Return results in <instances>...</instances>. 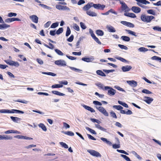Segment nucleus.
Here are the masks:
<instances>
[{
    "instance_id": "64",
    "label": "nucleus",
    "mask_w": 161,
    "mask_h": 161,
    "mask_svg": "<svg viewBox=\"0 0 161 161\" xmlns=\"http://www.w3.org/2000/svg\"><path fill=\"white\" fill-rule=\"evenodd\" d=\"M74 35H72L70 36L69 38H68L67 39V41H68L69 42H71L73 41V40L74 39Z\"/></svg>"
},
{
    "instance_id": "45",
    "label": "nucleus",
    "mask_w": 161,
    "mask_h": 161,
    "mask_svg": "<svg viewBox=\"0 0 161 161\" xmlns=\"http://www.w3.org/2000/svg\"><path fill=\"white\" fill-rule=\"evenodd\" d=\"M140 52H145L148 51V49L144 47H141L138 49Z\"/></svg>"
},
{
    "instance_id": "2",
    "label": "nucleus",
    "mask_w": 161,
    "mask_h": 161,
    "mask_svg": "<svg viewBox=\"0 0 161 161\" xmlns=\"http://www.w3.org/2000/svg\"><path fill=\"white\" fill-rule=\"evenodd\" d=\"M105 91H108V95L110 96H113L115 95L116 91L109 86H105L104 87Z\"/></svg>"
},
{
    "instance_id": "36",
    "label": "nucleus",
    "mask_w": 161,
    "mask_h": 161,
    "mask_svg": "<svg viewBox=\"0 0 161 161\" xmlns=\"http://www.w3.org/2000/svg\"><path fill=\"white\" fill-rule=\"evenodd\" d=\"M131 153L138 159L139 160H141L142 159V158L135 151H132Z\"/></svg>"
},
{
    "instance_id": "11",
    "label": "nucleus",
    "mask_w": 161,
    "mask_h": 161,
    "mask_svg": "<svg viewBox=\"0 0 161 161\" xmlns=\"http://www.w3.org/2000/svg\"><path fill=\"white\" fill-rule=\"evenodd\" d=\"M126 82L132 87H135L137 85V82L134 80H127Z\"/></svg>"
},
{
    "instance_id": "19",
    "label": "nucleus",
    "mask_w": 161,
    "mask_h": 161,
    "mask_svg": "<svg viewBox=\"0 0 161 161\" xmlns=\"http://www.w3.org/2000/svg\"><path fill=\"white\" fill-rule=\"evenodd\" d=\"M24 114V112L17 109H12L11 110H9V113Z\"/></svg>"
},
{
    "instance_id": "47",
    "label": "nucleus",
    "mask_w": 161,
    "mask_h": 161,
    "mask_svg": "<svg viewBox=\"0 0 161 161\" xmlns=\"http://www.w3.org/2000/svg\"><path fill=\"white\" fill-rule=\"evenodd\" d=\"M58 24L59 23L58 22H56L55 23H53L51 25L50 28H55L58 26Z\"/></svg>"
},
{
    "instance_id": "14",
    "label": "nucleus",
    "mask_w": 161,
    "mask_h": 161,
    "mask_svg": "<svg viewBox=\"0 0 161 161\" xmlns=\"http://www.w3.org/2000/svg\"><path fill=\"white\" fill-rule=\"evenodd\" d=\"M14 137L19 139H24L25 140H32L33 139L32 138L22 135H17L15 136Z\"/></svg>"
},
{
    "instance_id": "43",
    "label": "nucleus",
    "mask_w": 161,
    "mask_h": 161,
    "mask_svg": "<svg viewBox=\"0 0 161 161\" xmlns=\"http://www.w3.org/2000/svg\"><path fill=\"white\" fill-rule=\"evenodd\" d=\"M86 130H88L92 133L95 135L97 134V133L96 132V131L92 129H91L88 127H86Z\"/></svg>"
},
{
    "instance_id": "9",
    "label": "nucleus",
    "mask_w": 161,
    "mask_h": 161,
    "mask_svg": "<svg viewBox=\"0 0 161 161\" xmlns=\"http://www.w3.org/2000/svg\"><path fill=\"white\" fill-rule=\"evenodd\" d=\"M81 60L86 62H93L95 58L93 56H91L90 57H84L81 58Z\"/></svg>"
},
{
    "instance_id": "53",
    "label": "nucleus",
    "mask_w": 161,
    "mask_h": 161,
    "mask_svg": "<svg viewBox=\"0 0 161 161\" xmlns=\"http://www.w3.org/2000/svg\"><path fill=\"white\" fill-rule=\"evenodd\" d=\"M73 27L74 29L77 31H80L79 27L76 24H74L73 25Z\"/></svg>"
},
{
    "instance_id": "31",
    "label": "nucleus",
    "mask_w": 161,
    "mask_h": 161,
    "mask_svg": "<svg viewBox=\"0 0 161 161\" xmlns=\"http://www.w3.org/2000/svg\"><path fill=\"white\" fill-rule=\"evenodd\" d=\"M96 34L99 36H102L104 35L103 31L101 30H97L96 31Z\"/></svg>"
},
{
    "instance_id": "5",
    "label": "nucleus",
    "mask_w": 161,
    "mask_h": 161,
    "mask_svg": "<svg viewBox=\"0 0 161 161\" xmlns=\"http://www.w3.org/2000/svg\"><path fill=\"white\" fill-rule=\"evenodd\" d=\"M96 108L100 112H101L105 116H108V113L103 107L101 106H96Z\"/></svg>"
},
{
    "instance_id": "16",
    "label": "nucleus",
    "mask_w": 161,
    "mask_h": 161,
    "mask_svg": "<svg viewBox=\"0 0 161 161\" xmlns=\"http://www.w3.org/2000/svg\"><path fill=\"white\" fill-rule=\"evenodd\" d=\"M144 101L148 104H150L153 100V98L148 97L145 96L144 97Z\"/></svg>"
},
{
    "instance_id": "6",
    "label": "nucleus",
    "mask_w": 161,
    "mask_h": 161,
    "mask_svg": "<svg viewBox=\"0 0 161 161\" xmlns=\"http://www.w3.org/2000/svg\"><path fill=\"white\" fill-rule=\"evenodd\" d=\"M55 64L61 66H66V63L65 60L63 59H60L56 60L54 62Z\"/></svg>"
},
{
    "instance_id": "20",
    "label": "nucleus",
    "mask_w": 161,
    "mask_h": 161,
    "mask_svg": "<svg viewBox=\"0 0 161 161\" xmlns=\"http://www.w3.org/2000/svg\"><path fill=\"white\" fill-rule=\"evenodd\" d=\"M82 105L83 107L85 109L90 111L91 112L94 113L95 112V110H94V109L90 107L85 105L84 104H83Z\"/></svg>"
},
{
    "instance_id": "49",
    "label": "nucleus",
    "mask_w": 161,
    "mask_h": 161,
    "mask_svg": "<svg viewBox=\"0 0 161 161\" xmlns=\"http://www.w3.org/2000/svg\"><path fill=\"white\" fill-rule=\"evenodd\" d=\"M63 31V29L62 27L59 28L56 31V34L57 35H59L62 33Z\"/></svg>"
},
{
    "instance_id": "18",
    "label": "nucleus",
    "mask_w": 161,
    "mask_h": 161,
    "mask_svg": "<svg viewBox=\"0 0 161 161\" xmlns=\"http://www.w3.org/2000/svg\"><path fill=\"white\" fill-rule=\"evenodd\" d=\"M131 9L132 11L136 13H138L141 11V8L137 6H133L131 8Z\"/></svg>"
},
{
    "instance_id": "59",
    "label": "nucleus",
    "mask_w": 161,
    "mask_h": 161,
    "mask_svg": "<svg viewBox=\"0 0 161 161\" xmlns=\"http://www.w3.org/2000/svg\"><path fill=\"white\" fill-rule=\"evenodd\" d=\"M12 138V137L10 136H8L7 135H6L5 136H3V140H11Z\"/></svg>"
},
{
    "instance_id": "41",
    "label": "nucleus",
    "mask_w": 161,
    "mask_h": 161,
    "mask_svg": "<svg viewBox=\"0 0 161 161\" xmlns=\"http://www.w3.org/2000/svg\"><path fill=\"white\" fill-rule=\"evenodd\" d=\"M63 85L62 84H56L52 85L51 87L53 88H61L63 87Z\"/></svg>"
},
{
    "instance_id": "34",
    "label": "nucleus",
    "mask_w": 161,
    "mask_h": 161,
    "mask_svg": "<svg viewBox=\"0 0 161 161\" xmlns=\"http://www.w3.org/2000/svg\"><path fill=\"white\" fill-rule=\"evenodd\" d=\"M121 39L123 41L126 42L130 41V38L129 37L125 36H122L121 37Z\"/></svg>"
},
{
    "instance_id": "10",
    "label": "nucleus",
    "mask_w": 161,
    "mask_h": 161,
    "mask_svg": "<svg viewBox=\"0 0 161 161\" xmlns=\"http://www.w3.org/2000/svg\"><path fill=\"white\" fill-rule=\"evenodd\" d=\"M56 8L59 10H66L69 11L70 9L66 6H62L60 5H56L55 6Z\"/></svg>"
},
{
    "instance_id": "42",
    "label": "nucleus",
    "mask_w": 161,
    "mask_h": 161,
    "mask_svg": "<svg viewBox=\"0 0 161 161\" xmlns=\"http://www.w3.org/2000/svg\"><path fill=\"white\" fill-rule=\"evenodd\" d=\"M110 115L113 118L115 119L117 118V116L116 114L113 111H111L110 112Z\"/></svg>"
},
{
    "instance_id": "38",
    "label": "nucleus",
    "mask_w": 161,
    "mask_h": 161,
    "mask_svg": "<svg viewBox=\"0 0 161 161\" xmlns=\"http://www.w3.org/2000/svg\"><path fill=\"white\" fill-rule=\"evenodd\" d=\"M68 67L70 69H71L72 70H73L75 72H81L82 71V70L79 69H77L76 68H75V67H71V66H68Z\"/></svg>"
},
{
    "instance_id": "28",
    "label": "nucleus",
    "mask_w": 161,
    "mask_h": 161,
    "mask_svg": "<svg viewBox=\"0 0 161 161\" xmlns=\"http://www.w3.org/2000/svg\"><path fill=\"white\" fill-rule=\"evenodd\" d=\"M86 13L87 15L91 16L94 17L97 16V14L96 13L90 10L86 11Z\"/></svg>"
},
{
    "instance_id": "8",
    "label": "nucleus",
    "mask_w": 161,
    "mask_h": 161,
    "mask_svg": "<svg viewBox=\"0 0 161 161\" xmlns=\"http://www.w3.org/2000/svg\"><path fill=\"white\" fill-rule=\"evenodd\" d=\"M93 7L97 9H101L103 10L104 8L106 6L105 5L103 4H101L99 3L98 4H94L92 5Z\"/></svg>"
},
{
    "instance_id": "1",
    "label": "nucleus",
    "mask_w": 161,
    "mask_h": 161,
    "mask_svg": "<svg viewBox=\"0 0 161 161\" xmlns=\"http://www.w3.org/2000/svg\"><path fill=\"white\" fill-rule=\"evenodd\" d=\"M140 18L142 21L148 23L150 22L155 17L153 16L146 15L145 14H142L141 15Z\"/></svg>"
},
{
    "instance_id": "57",
    "label": "nucleus",
    "mask_w": 161,
    "mask_h": 161,
    "mask_svg": "<svg viewBox=\"0 0 161 161\" xmlns=\"http://www.w3.org/2000/svg\"><path fill=\"white\" fill-rule=\"evenodd\" d=\"M141 3H138L137 2V4L139 6L144 8H145V9H147V8H149V7H147L146 6H145V5H142V4Z\"/></svg>"
},
{
    "instance_id": "4",
    "label": "nucleus",
    "mask_w": 161,
    "mask_h": 161,
    "mask_svg": "<svg viewBox=\"0 0 161 161\" xmlns=\"http://www.w3.org/2000/svg\"><path fill=\"white\" fill-rule=\"evenodd\" d=\"M4 61L7 64L10 65L18 67L19 64L17 62H15L11 60H4Z\"/></svg>"
},
{
    "instance_id": "58",
    "label": "nucleus",
    "mask_w": 161,
    "mask_h": 161,
    "mask_svg": "<svg viewBox=\"0 0 161 161\" xmlns=\"http://www.w3.org/2000/svg\"><path fill=\"white\" fill-rule=\"evenodd\" d=\"M118 46L121 49H124L125 50H127L128 49L127 47L121 44H118Z\"/></svg>"
},
{
    "instance_id": "21",
    "label": "nucleus",
    "mask_w": 161,
    "mask_h": 161,
    "mask_svg": "<svg viewBox=\"0 0 161 161\" xmlns=\"http://www.w3.org/2000/svg\"><path fill=\"white\" fill-rule=\"evenodd\" d=\"M124 15L125 16L129 17L132 18H135L136 17V15L134 13H125Z\"/></svg>"
},
{
    "instance_id": "32",
    "label": "nucleus",
    "mask_w": 161,
    "mask_h": 161,
    "mask_svg": "<svg viewBox=\"0 0 161 161\" xmlns=\"http://www.w3.org/2000/svg\"><path fill=\"white\" fill-rule=\"evenodd\" d=\"M61 132L62 133H63L64 134L67 135L69 136H73L74 135V133L71 131H63Z\"/></svg>"
},
{
    "instance_id": "29",
    "label": "nucleus",
    "mask_w": 161,
    "mask_h": 161,
    "mask_svg": "<svg viewBox=\"0 0 161 161\" xmlns=\"http://www.w3.org/2000/svg\"><path fill=\"white\" fill-rule=\"evenodd\" d=\"M95 125L96 127L97 128L99 129H100V130H101L104 132H107V129L101 126L100 125H99L98 124H95Z\"/></svg>"
},
{
    "instance_id": "55",
    "label": "nucleus",
    "mask_w": 161,
    "mask_h": 161,
    "mask_svg": "<svg viewBox=\"0 0 161 161\" xmlns=\"http://www.w3.org/2000/svg\"><path fill=\"white\" fill-rule=\"evenodd\" d=\"M142 92L147 94H152V92L147 89H144L142 90Z\"/></svg>"
},
{
    "instance_id": "62",
    "label": "nucleus",
    "mask_w": 161,
    "mask_h": 161,
    "mask_svg": "<svg viewBox=\"0 0 161 161\" xmlns=\"http://www.w3.org/2000/svg\"><path fill=\"white\" fill-rule=\"evenodd\" d=\"M93 39L98 44H99V45L101 44V42L99 40V39L96 36H95L94 37H93Z\"/></svg>"
},
{
    "instance_id": "40",
    "label": "nucleus",
    "mask_w": 161,
    "mask_h": 161,
    "mask_svg": "<svg viewBox=\"0 0 161 161\" xmlns=\"http://www.w3.org/2000/svg\"><path fill=\"white\" fill-rule=\"evenodd\" d=\"M84 38V37H83V36L80 37L79 38V39L78 41H77V42L76 43V46L77 48L79 47V46L80 44V42L82 40H83V39Z\"/></svg>"
},
{
    "instance_id": "33",
    "label": "nucleus",
    "mask_w": 161,
    "mask_h": 161,
    "mask_svg": "<svg viewBox=\"0 0 161 161\" xmlns=\"http://www.w3.org/2000/svg\"><path fill=\"white\" fill-rule=\"evenodd\" d=\"M96 73L98 75L102 76H105L106 75L101 70H98L96 71Z\"/></svg>"
},
{
    "instance_id": "7",
    "label": "nucleus",
    "mask_w": 161,
    "mask_h": 161,
    "mask_svg": "<svg viewBox=\"0 0 161 161\" xmlns=\"http://www.w3.org/2000/svg\"><path fill=\"white\" fill-rule=\"evenodd\" d=\"M87 152L93 156L100 157H101V155L99 153L93 150H87Z\"/></svg>"
},
{
    "instance_id": "37",
    "label": "nucleus",
    "mask_w": 161,
    "mask_h": 161,
    "mask_svg": "<svg viewBox=\"0 0 161 161\" xmlns=\"http://www.w3.org/2000/svg\"><path fill=\"white\" fill-rule=\"evenodd\" d=\"M115 58L124 63H128V61L125 58L120 57L118 56L115 57Z\"/></svg>"
},
{
    "instance_id": "51",
    "label": "nucleus",
    "mask_w": 161,
    "mask_h": 161,
    "mask_svg": "<svg viewBox=\"0 0 161 161\" xmlns=\"http://www.w3.org/2000/svg\"><path fill=\"white\" fill-rule=\"evenodd\" d=\"M71 33V31L69 27L68 26L67 28V30L66 33V36H69Z\"/></svg>"
},
{
    "instance_id": "15",
    "label": "nucleus",
    "mask_w": 161,
    "mask_h": 161,
    "mask_svg": "<svg viewBox=\"0 0 161 161\" xmlns=\"http://www.w3.org/2000/svg\"><path fill=\"white\" fill-rule=\"evenodd\" d=\"M132 68L130 65H126L122 67L121 69L124 72H126L129 71Z\"/></svg>"
},
{
    "instance_id": "54",
    "label": "nucleus",
    "mask_w": 161,
    "mask_h": 161,
    "mask_svg": "<svg viewBox=\"0 0 161 161\" xmlns=\"http://www.w3.org/2000/svg\"><path fill=\"white\" fill-rule=\"evenodd\" d=\"M60 144L63 147L65 148H68V145L66 144L65 143L61 142H59Z\"/></svg>"
},
{
    "instance_id": "39",
    "label": "nucleus",
    "mask_w": 161,
    "mask_h": 161,
    "mask_svg": "<svg viewBox=\"0 0 161 161\" xmlns=\"http://www.w3.org/2000/svg\"><path fill=\"white\" fill-rule=\"evenodd\" d=\"M151 59L153 60H156L161 63V58L157 56H153L151 58Z\"/></svg>"
},
{
    "instance_id": "61",
    "label": "nucleus",
    "mask_w": 161,
    "mask_h": 161,
    "mask_svg": "<svg viewBox=\"0 0 161 161\" xmlns=\"http://www.w3.org/2000/svg\"><path fill=\"white\" fill-rule=\"evenodd\" d=\"M103 71L104 72L107 74H108L110 73H112L115 71L114 69L107 70L104 69L103 70Z\"/></svg>"
},
{
    "instance_id": "27",
    "label": "nucleus",
    "mask_w": 161,
    "mask_h": 161,
    "mask_svg": "<svg viewBox=\"0 0 161 161\" xmlns=\"http://www.w3.org/2000/svg\"><path fill=\"white\" fill-rule=\"evenodd\" d=\"M10 27V25L6 24H0V29L3 30L6 29Z\"/></svg>"
},
{
    "instance_id": "60",
    "label": "nucleus",
    "mask_w": 161,
    "mask_h": 161,
    "mask_svg": "<svg viewBox=\"0 0 161 161\" xmlns=\"http://www.w3.org/2000/svg\"><path fill=\"white\" fill-rule=\"evenodd\" d=\"M17 15V14L16 13L10 12L8 13V16L9 17H11L13 16H16Z\"/></svg>"
},
{
    "instance_id": "25",
    "label": "nucleus",
    "mask_w": 161,
    "mask_h": 161,
    "mask_svg": "<svg viewBox=\"0 0 161 161\" xmlns=\"http://www.w3.org/2000/svg\"><path fill=\"white\" fill-rule=\"evenodd\" d=\"M108 31L110 32H114L116 31L115 28L111 25H108L106 27Z\"/></svg>"
},
{
    "instance_id": "48",
    "label": "nucleus",
    "mask_w": 161,
    "mask_h": 161,
    "mask_svg": "<svg viewBox=\"0 0 161 161\" xmlns=\"http://www.w3.org/2000/svg\"><path fill=\"white\" fill-rule=\"evenodd\" d=\"M153 29L154 31H158L161 32V27L159 26H154L153 27Z\"/></svg>"
},
{
    "instance_id": "50",
    "label": "nucleus",
    "mask_w": 161,
    "mask_h": 161,
    "mask_svg": "<svg viewBox=\"0 0 161 161\" xmlns=\"http://www.w3.org/2000/svg\"><path fill=\"white\" fill-rule=\"evenodd\" d=\"M147 12L148 14H152L153 15H155L156 14L154 10L153 9H149L147 10Z\"/></svg>"
},
{
    "instance_id": "23",
    "label": "nucleus",
    "mask_w": 161,
    "mask_h": 161,
    "mask_svg": "<svg viewBox=\"0 0 161 161\" xmlns=\"http://www.w3.org/2000/svg\"><path fill=\"white\" fill-rule=\"evenodd\" d=\"M95 85L97 86L100 89H102L103 91H105L104 86L100 82L96 83Z\"/></svg>"
},
{
    "instance_id": "12",
    "label": "nucleus",
    "mask_w": 161,
    "mask_h": 161,
    "mask_svg": "<svg viewBox=\"0 0 161 161\" xmlns=\"http://www.w3.org/2000/svg\"><path fill=\"white\" fill-rule=\"evenodd\" d=\"M93 3H88L86 5L83 7V10L85 11H88V10L89 9L93 7Z\"/></svg>"
},
{
    "instance_id": "35",
    "label": "nucleus",
    "mask_w": 161,
    "mask_h": 161,
    "mask_svg": "<svg viewBox=\"0 0 161 161\" xmlns=\"http://www.w3.org/2000/svg\"><path fill=\"white\" fill-rule=\"evenodd\" d=\"M38 126L41 128L43 130L46 131L47 130V129L46 126L43 123H40L38 125Z\"/></svg>"
},
{
    "instance_id": "24",
    "label": "nucleus",
    "mask_w": 161,
    "mask_h": 161,
    "mask_svg": "<svg viewBox=\"0 0 161 161\" xmlns=\"http://www.w3.org/2000/svg\"><path fill=\"white\" fill-rule=\"evenodd\" d=\"M11 120L14 122L18 123L20 121L21 119L20 118L11 116L10 117Z\"/></svg>"
},
{
    "instance_id": "17",
    "label": "nucleus",
    "mask_w": 161,
    "mask_h": 161,
    "mask_svg": "<svg viewBox=\"0 0 161 161\" xmlns=\"http://www.w3.org/2000/svg\"><path fill=\"white\" fill-rule=\"evenodd\" d=\"M30 18L33 22L35 23H38V18L36 15H31L30 16Z\"/></svg>"
},
{
    "instance_id": "30",
    "label": "nucleus",
    "mask_w": 161,
    "mask_h": 161,
    "mask_svg": "<svg viewBox=\"0 0 161 161\" xmlns=\"http://www.w3.org/2000/svg\"><path fill=\"white\" fill-rule=\"evenodd\" d=\"M52 92L55 95L59 96H64L65 95L64 94L61 93L58 91H52Z\"/></svg>"
},
{
    "instance_id": "26",
    "label": "nucleus",
    "mask_w": 161,
    "mask_h": 161,
    "mask_svg": "<svg viewBox=\"0 0 161 161\" xmlns=\"http://www.w3.org/2000/svg\"><path fill=\"white\" fill-rule=\"evenodd\" d=\"M100 139L101 140H102L103 142L106 143V144H108L109 146H111L112 145V143L108 141L107 139L104 138V137H101Z\"/></svg>"
},
{
    "instance_id": "3",
    "label": "nucleus",
    "mask_w": 161,
    "mask_h": 161,
    "mask_svg": "<svg viewBox=\"0 0 161 161\" xmlns=\"http://www.w3.org/2000/svg\"><path fill=\"white\" fill-rule=\"evenodd\" d=\"M119 2L120 4H121L120 8L121 12L124 11L125 13H126L130 10V8L127 6V5L124 2L119 1Z\"/></svg>"
},
{
    "instance_id": "46",
    "label": "nucleus",
    "mask_w": 161,
    "mask_h": 161,
    "mask_svg": "<svg viewBox=\"0 0 161 161\" xmlns=\"http://www.w3.org/2000/svg\"><path fill=\"white\" fill-rule=\"evenodd\" d=\"M55 51L58 55L60 56H63L64 55V53L59 50L57 49H54Z\"/></svg>"
},
{
    "instance_id": "56",
    "label": "nucleus",
    "mask_w": 161,
    "mask_h": 161,
    "mask_svg": "<svg viewBox=\"0 0 161 161\" xmlns=\"http://www.w3.org/2000/svg\"><path fill=\"white\" fill-rule=\"evenodd\" d=\"M14 101L15 102H20L25 104H27L28 102L27 101L25 100H20L19 99L14 100Z\"/></svg>"
},
{
    "instance_id": "52",
    "label": "nucleus",
    "mask_w": 161,
    "mask_h": 161,
    "mask_svg": "<svg viewBox=\"0 0 161 161\" xmlns=\"http://www.w3.org/2000/svg\"><path fill=\"white\" fill-rule=\"evenodd\" d=\"M113 108L118 110H121L123 108V107L120 105H114L113 106Z\"/></svg>"
},
{
    "instance_id": "22",
    "label": "nucleus",
    "mask_w": 161,
    "mask_h": 161,
    "mask_svg": "<svg viewBox=\"0 0 161 161\" xmlns=\"http://www.w3.org/2000/svg\"><path fill=\"white\" fill-rule=\"evenodd\" d=\"M16 133L18 134H20V132L17 130H10L6 131L4 132V133L6 134H8L10 133Z\"/></svg>"
},
{
    "instance_id": "63",
    "label": "nucleus",
    "mask_w": 161,
    "mask_h": 161,
    "mask_svg": "<svg viewBox=\"0 0 161 161\" xmlns=\"http://www.w3.org/2000/svg\"><path fill=\"white\" fill-rule=\"evenodd\" d=\"M93 103L95 105L101 106L102 103L100 102L97 101H94L93 102Z\"/></svg>"
},
{
    "instance_id": "13",
    "label": "nucleus",
    "mask_w": 161,
    "mask_h": 161,
    "mask_svg": "<svg viewBox=\"0 0 161 161\" xmlns=\"http://www.w3.org/2000/svg\"><path fill=\"white\" fill-rule=\"evenodd\" d=\"M15 21H20L21 20L18 18H9L6 19L5 21L6 23H10Z\"/></svg>"
},
{
    "instance_id": "44",
    "label": "nucleus",
    "mask_w": 161,
    "mask_h": 161,
    "mask_svg": "<svg viewBox=\"0 0 161 161\" xmlns=\"http://www.w3.org/2000/svg\"><path fill=\"white\" fill-rule=\"evenodd\" d=\"M121 157L123 158L125 160L127 161H131L130 158L127 156L125 155L121 154L120 155Z\"/></svg>"
}]
</instances>
